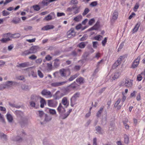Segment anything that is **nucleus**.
Listing matches in <instances>:
<instances>
[{
    "mask_svg": "<svg viewBox=\"0 0 145 145\" xmlns=\"http://www.w3.org/2000/svg\"><path fill=\"white\" fill-rule=\"evenodd\" d=\"M133 80L128 78L125 79V82H122L120 84L121 86H125L128 88H131L133 86Z\"/></svg>",
    "mask_w": 145,
    "mask_h": 145,
    "instance_id": "1",
    "label": "nucleus"
},
{
    "mask_svg": "<svg viewBox=\"0 0 145 145\" xmlns=\"http://www.w3.org/2000/svg\"><path fill=\"white\" fill-rule=\"evenodd\" d=\"M59 72L61 76L65 78L70 75L71 74L70 71L69 69H62L59 70Z\"/></svg>",
    "mask_w": 145,
    "mask_h": 145,
    "instance_id": "2",
    "label": "nucleus"
},
{
    "mask_svg": "<svg viewBox=\"0 0 145 145\" xmlns=\"http://www.w3.org/2000/svg\"><path fill=\"white\" fill-rule=\"evenodd\" d=\"M76 35V33L73 28H71L67 33V36L68 38H72L74 37Z\"/></svg>",
    "mask_w": 145,
    "mask_h": 145,
    "instance_id": "3",
    "label": "nucleus"
},
{
    "mask_svg": "<svg viewBox=\"0 0 145 145\" xmlns=\"http://www.w3.org/2000/svg\"><path fill=\"white\" fill-rule=\"evenodd\" d=\"M41 93L42 95L46 96L49 97H51L52 96V94L51 92L46 89H43Z\"/></svg>",
    "mask_w": 145,
    "mask_h": 145,
    "instance_id": "4",
    "label": "nucleus"
},
{
    "mask_svg": "<svg viewBox=\"0 0 145 145\" xmlns=\"http://www.w3.org/2000/svg\"><path fill=\"white\" fill-rule=\"evenodd\" d=\"M55 16V14L54 12H51L47 16L45 17L44 20L48 21L54 18Z\"/></svg>",
    "mask_w": 145,
    "mask_h": 145,
    "instance_id": "5",
    "label": "nucleus"
},
{
    "mask_svg": "<svg viewBox=\"0 0 145 145\" xmlns=\"http://www.w3.org/2000/svg\"><path fill=\"white\" fill-rule=\"evenodd\" d=\"M140 58V56H138L137 58L135 59L132 65V67L133 68H135L138 66L139 61Z\"/></svg>",
    "mask_w": 145,
    "mask_h": 145,
    "instance_id": "6",
    "label": "nucleus"
},
{
    "mask_svg": "<svg viewBox=\"0 0 145 145\" xmlns=\"http://www.w3.org/2000/svg\"><path fill=\"white\" fill-rule=\"evenodd\" d=\"M17 84V83L15 81H8L6 82L5 86L6 88H8L11 87L13 84Z\"/></svg>",
    "mask_w": 145,
    "mask_h": 145,
    "instance_id": "7",
    "label": "nucleus"
},
{
    "mask_svg": "<svg viewBox=\"0 0 145 145\" xmlns=\"http://www.w3.org/2000/svg\"><path fill=\"white\" fill-rule=\"evenodd\" d=\"M67 82V81H63L62 82H54L51 83V86L53 87H56L62 86Z\"/></svg>",
    "mask_w": 145,
    "mask_h": 145,
    "instance_id": "8",
    "label": "nucleus"
},
{
    "mask_svg": "<svg viewBox=\"0 0 145 145\" xmlns=\"http://www.w3.org/2000/svg\"><path fill=\"white\" fill-rule=\"evenodd\" d=\"M39 49L38 46H33L31 47L29 49L31 54H34L37 52Z\"/></svg>",
    "mask_w": 145,
    "mask_h": 145,
    "instance_id": "9",
    "label": "nucleus"
},
{
    "mask_svg": "<svg viewBox=\"0 0 145 145\" xmlns=\"http://www.w3.org/2000/svg\"><path fill=\"white\" fill-rule=\"evenodd\" d=\"M57 109L60 115H61L65 111V108L63 107L61 103L59 104V105L57 108Z\"/></svg>",
    "mask_w": 145,
    "mask_h": 145,
    "instance_id": "10",
    "label": "nucleus"
},
{
    "mask_svg": "<svg viewBox=\"0 0 145 145\" xmlns=\"http://www.w3.org/2000/svg\"><path fill=\"white\" fill-rule=\"evenodd\" d=\"M121 100V99L119 98L114 105V107L117 108L118 110L120 109L122 105V103H120Z\"/></svg>",
    "mask_w": 145,
    "mask_h": 145,
    "instance_id": "11",
    "label": "nucleus"
},
{
    "mask_svg": "<svg viewBox=\"0 0 145 145\" xmlns=\"http://www.w3.org/2000/svg\"><path fill=\"white\" fill-rule=\"evenodd\" d=\"M61 103L65 107H67L69 105V103L68 101L67 98L66 97L63 98L61 101Z\"/></svg>",
    "mask_w": 145,
    "mask_h": 145,
    "instance_id": "12",
    "label": "nucleus"
},
{
    "mask_svg": "<svg viewBox=\"0 0 145 145\" xmlns=\"http://www.w3.org/2000/svg\"><path fill=\"white\" fill-rule=\"evenodd\" d=\"M79 95L80 93L78 92L75 93L71 98V103H72L73 102H75L76 100V99L78 97H79Z\"/></svg>",
    "mask_w": 145,
    "mask_h": 145,
    "instance_id": "13",
    "label": "nucleus"
},
{
    "mask_svg": "<svg viewBox=\"0 0 145 145\" xmlns=\"http://www.w3.org/2000/svg\"><path fill=\"white\" fill-rule=\"evenodd\" d=\"M54 26L52 25H48L45 26L41 28L42 30H48L54 28Z\"/></svg>",
    "mask_w": 145,
    "mask_h": 145,
    "instance_id": "14",
    "label": "nucleus"
},
{
    "mask_svg": "<svg viewBox=\"0 0 145 145\" xmlns=\"http://www.w3.org/2000/svg\"><path fill=\"white\" fill-rule=\"evenodd\" d=\"M30 66V63L29 62H26L17 65L18 67H28Z\"/></svg>",
    "mask_w": 145,
    "mask_h": 145,
    "instance_id": "15",
    "label": "nucleus"
},
{
    "mask_svg": "<svg viewBox=\"0 0 145 145\" xmlns=\"http://www.w3.org/2000/svg\"><path fill=\"white\" fill-rule=\"evenodd\" d=\"M39 100V97L36 95H32L31 97V101L37 103Z\"/></svg>",
    "mask_w": 145,
    "mask_h": 145,
    "instance_id": "16",
    "label": "nucleus"
},
{
    "mask_svg": "<svg viewBox=\"0 0 145 145\" xmlns=\"http://www.w3.org/2000/svg\"><path fill=\"white\" fill-rule=\"evenodd\" d=\"M88 43V42H82L79 43L77 45V46L81 48H83L85 47Z\"/></svg>",
    "mask_w": 145,
    "mask_h": 145,
    "instance_id": "17",
    "label": "nucleus"
},
{
    "mask_svg": "<svg viewBox=\"0 0 145 145\" xmlns=\"http://www.w3.org/2000/svg\"><path fill=\"white\" fill-rule=\"evenodd\" d=\"M118 16V13L117 11L116 10L114 11L112 15V21L115 20L117 19Z\"/></svg>",
    "mask_w": 145,
    "mask_h": 145,
    "instance_id": "18",
    "label": "nucleus"
},
{
    "mask_svg": "<svg viewBox=\"0 0 145 145\" xmlns=\"http://www.w3.org/2000/svg\"><path fill=\"white\" fill-rule=\"evenodd\" d=\"M48 1L47 0H43L41 2L39 3V4L41 6H47L49 4Z\"/></svg>",
    "mask_w": 145,
    "mask_h": 145,
    "instance_id": "19",
    "label": "nucleus"
},
{
    "mask_svg": "<svg viewBox=\"0 0 145 145\" xmlns=\"http://www.w3.org/2000/svg\"><path fill=\"white\" fill-rule=\"evenodd\" d=\"M140 25V24L139 23H138L136 24L132 30L133 33H134L137 31Z\"/></svg>",
    "mask_w": 145,
    "mask_h": 145,
    "instance_id": "20",
    "label": "nucleus"
},
{
    "mask_svg": "<svg viewBox=\"0 0 145 145\" xmlns=\"http://www.w3.org/2000/svg\"><path fill=\"white\" fill-rule=\"evenodd\" d=\"M76 81L80 84H83L84 82V78L82 77H80L76 79Z\"/></svg>",
    "mask_w": 145,
    "mask_h": 145,
    "instance_id": "21",
    "label": "nucleus"
},
{
    "mask_svg": "<svg viewBox=\"0 0 145 145\" xmlns=\"http://www.w3.org/2000/svg\"><path fill=\"white\" fill-rule=\"evenodd\" d=\"M28 123V119L26 117L23 118L22 121L21 122V124L23 126L25 124H27Z\"/></svg>",
    "mask_w": 145,
    "mask_h": 145,
    "instance_id": "22",
    "label": "nucleus"
},
{
    "mask_svg": "<svg viewBox=\"0 0 145 145\" xmlns=\"http://www.w3.org/2000/svg\"><path fill=\"white\" fill-rule=\"evenodd\" d=\"M20 19L18 18H14L12 21L11 22L15 24H17L20 22Z\"/></svg>",
    "mask_w": 145,
    "mask_h": 145,
    "instance_id": "23",
    "label": "nucleus"
},
{
    "mask_svg": "<svg viewBox=\"0 0 145 145\" xmlns=\"http://www.w3.org/2000/svg\"><path fill=\"white\" fill-rule=\"evenodd\" d=\"M82 19V16L81 15H79L74 18V20L77 22L80 21Z\"/></svg>",
    "mask_w": 145,
    "mask_h": 145,
    "instance_id": "24",
    "label": "nucleus"
},
{
    "mask_svg": "<svg viewBox=\"0 0 145 145\" xmlns=\"http://www.w3.org/2000/svg\"><path fill=\"white\" fill-rule=\"evenodd\" d=\"M95 130L97 131V133L99 134H102V130L99 126H97L95 127Z\"/></svg>",
    "mask_w": 145,
    "mask_h": 145,
    "instance_id": "25",
    "label": "nucleus"
},
{
    "mask_svg": "<svg viewBox=\"0 0 145 145\" xmlns=\"http://www.w3.org/2000/svg\"><path fill=\"white\" fill-rule=\"evenodd\" d=\"M79 75V74L78 73H76L73 75H72L69 79V80L70 81H72L77 77Z\"/></svg>",
    "mask_w": 145,
    "mask_h": 145,
    "instance_id": "26",
    "label": "nucleus"
},
{
    "mask_svg": "<svg viewBox=\"0 0 145 145\" xmlns=\"http://www.w3.org/2000/svg\"><path fill=\"white\" fill-rule=\"evenodd\" d=\"M21 88L22 89L24 90L27 91L29 89V86L25 84L22 85Z\"/></svg>",
    "mask_w": 145,
    "mask_h": 145,
    "instance_id": "27",
    "label": "nucleus"
},
{
    "mask_svg": "<svg viewBox=\"0 0 145 145\" xmlns=\"http://www.w3.org/2000/svg\"><path fill=\"white\" fill-rule=\"evenodd\" d=\"M124 142L126 144H128L129 142V137L126 135H124Z\"/></svg>",
    "mask_w": 145,
    "mask_h": 145,
    "instance_id": "28",
    "label": "nucleus"
},
{
    "mask_svg": "<svg viewBox=\"0 0 145 145\" xmlns=\"http://www.w3.org/2000/svg\"><path fill=\"white\" fill-rule=\"evenodd\" d=\"M120 74L119 72H116L114 74V76L112 77V81L115 80L116 79L118 78L120 76Z\"/></svg>",
    "mask_w": 145,
    "mask_h": 145,
    "instance_id": "29",
    "label": "nucleus"
},
{
    "mask_svg": "<svg viewBox=\"0 0 145 145\" xmlns=\"http://www.w3.org/2000/svg\"><path fill=\"white\" fill-rule=\"evenodd\" d=\"M7 117L9 122H11L13 120L12 117L10 114H7Z\"/></svg>",
    "mask_w": 145,
    "mask_h": 145,
    "instance_id": "30",
    "label": "nucleus"
},
{
    "mask_svg": "<svg viewBox=\"0 0 145 145\" xmlns=\"http://www.w3.org/2000/svg\"><path fill=\"white\" fill-rule=\"evenodd\" d=\"M59 60L58 59H56L55 60L54 64V66L56 68H57L59 65Z\"/></svg>",
    "mask_w": 145,
    "mask_h": 145,
    "instance_id": "31",
    "label": "nucleus"
},
{
    "mask_svg": "<svg viewBox=\"0 0 145 145\" xmlns=\"http://www.w3.org/2000/svg\"><path fill=\"white\" fill-rule=\"evenodd\" d=\"M12 140L14 141L20 142L22 140V139L20 137L17 136L16 137H14L13 138Z\"/></svg>",
    "mask_w": 145,
    "mask_h": 145,
    "instance_id": "32",
    "label": "nucleus"
},
{
    "mask_svg": "<svg viewBox=\"0 0 145 145\" xmlns=\"http://www.w3.org/2000/svg\"><path fill=\"white\" fill-rule=\"evenodd\" d=\"M98 28V24L97 23L93 27L90 28L89 31H91L93 30H97Z\"/></svg>",
    "mask_w": 145,
    "mask_h": 145,
    "instance_id": "33",
    "label": "nucleus"
},
{
    "mask_svg": "<svg viewBox=\"0 0 145 145\" xmlns=\"http://www.w3.org/2000/svg\"><path fill=\"white\" fill-rule=\"evenodd\" d=\"M31 54L29 49L25 50L22 53V55L23 56H26Z\"/></svg>",
    "mask_w": 145,
    "mask_h": 145,
    "instance_id": "34",
    "label": "nucleus"
},
{
    "mask_svg": "<svg viewBox=\"0 0 145 145\" xmlns=\"http://www.w3.org/2000/svg\"><path fill=\"white\" fill-rule=\"evenodd\" d=\"M76 84L75 82H74L68 86L69 89H74L76 87Z\"/></svg>",
    "mask_w": 145,
    "mask_h": 145,
    "instance_id": "35",
    "label": "nucleus"
},
{
    "mask_svg": "<svg viewBox=\"0 0 145 145\" xmlns=\"http://www.w3.org/2000/svg\"><path fill=\"white\" fill-rule=\"evenodd\" d=\"M10 39L9 37L7 38H3L0 40L3 43H6L8 41L10 40Z\"/></svg>",
    "mask_w": 145,
    "mask_h": 145,
    "instance_id": "36",
    "label": "nucleus"
},
{
    "mask_svg": "<svg viewBox=\"0 0 145 145\" xmlns=\"http://www.w3.org/2000/svg\"><path fill=\"white\" fill-rule=\"evenodd\" d=\"M34 10L36 11H38L40 9V8L38 5H34L33 6Z\"/></svg>",
    "mask_w": 145,
    "mask_h": 145,
    "instance_id": "37",
    "label": "nucleus"
},
{
    "mask_svg": "<svg viewBox=\"0 0 145 145\" xmlns=\"http://www.w3.org/2000/svg\"><path fill=\"white\" fill-rule=\"evenodd\" d=\"M40 103H41L40 106L41 108H43L44 106V105L45 104V100L43 98H41L40 101Z\"/></svg>",
    "mask_w": 145,
    "mask_h": 145,
    "instance_id": "38",
    "label": "nucleus"
},
{
    "mask_svg": "<svg viewBox=\"0 0 145 145\" xmlns=\"http://www.w3.org/2000/svg\"><path fill=\"white\" fill-rule=\"evenodd\" d=\"M15 113L18 116H22L24 114L22 112L18 110L16 111Z\"/></svg>",
    "mask_w": 145,
    "mask_h": 145,
    "instance_id": "39",
    "label": "nucleus"
},
{
    "mask_svg": "<svg viewBox=\"0 0 145 145\" xmlns=\"http://www.w3.org/2000/svg\"><path fill=\"white\" fill-rule=\"evenodd\" d=\"M3 36L4 37H9L12 38L13 34L10 33H8L4 34L3 35Z\"/></svg>",
    "mask_w": 145,
    "mask_h": 145,
    "instance_id": "40",
    "label": "nucleus"
},
{
    "mask_svg": "<svg viewBox=\"0 0 145 145\" xmlns=\"http://www.w3.org/2000/svg\"><path fill=\"white\" fill-rule=\"evenodd\" d=\"M88 37L87 34H85L80 39V41H83L86 40L87 38Z\"/></svg>",
    "mask_w": 145,
    "mask_h": 145,
    "instance_id": "41",
    "label": "nucleus"
},
{
    "mask_svg": "<svg viewBox=\"0 0 145 145\" xmlns=\"http://www.w3.org/2000/svg\"><path fill=\"white\" fill-rule=\"evenodd\" d=\"M54 101L53 100H50L48 101V105L50 106H53Z\"/></svg>",
    "mask_w": 145,
    "mask_h": 145,
    "instance_id": "42",
    "label": "nucleus"
},
{
    "mask_svg": "<svg viewBox=\"0 0 145 145\" xmlns=\"http://www.w3.org/2000/svg\"><path fill=\"white\" fill-rule=\"evenodd\" d=\"M103 108H104L103 107H101L100 108L99 110L98 111V112H97V116L98 117H99V116L101 114L102 111L103 110Z\"/></svg>",
    "mask_w": 145,
    "mask_h": 145,
    "instance_id": "43",
    "label": "nucleus"
},
{
    "mask_svg": "<svg viewBox=\"0 0 145 145\" xmlns=\"http://www.w3.org/2000/svg\"><path fill=\"white\" fill-rule=\"evenodd\" d=\"M0 136L1 138H3L5 140L7 139V135L3 133H1Z\"/></svg>",
    "mask_w": 145,
    "mask_h": 145,
    "instance_id": "44",
    "label": "nucleus"
},
{
    "mask_svg": "<svg viewBox=\"0 0 145 145\" xmlns=\"http://www.w3.org/2000/svg\"><path fill=\"white\" fill-rule=\"evenodd\" d=\"M78 1L77 0H71L70 2L71 5H77L78 4Z\"/></svg>",
    "mask_w": 145,
    "mask_h": 145,
    "instance_id": "45",
    "label": "nucleus"
},
{
    "mask_svg": "<svg viewBox=\"0 0 145 145\" xmlns=\"http://www.w3.org/2000/svg\"><path fill=\"white\" fill-rule=\"evenodd\" d=\"M2 13L3 15L4 16H7L9 15L10 13L8 12L6 10H3L2 12Z\"/></svg>",
    "mask_w": 145,
    "mask_h": 145,
    "instance_id": "46",
    "label": "nucleus"
},
{
    "mask_svg": "<svg viewBox=\"0 0 145 145\" xmlns=\"http://www.w3.org/2000/svg\"><path fill=\"white\" fill-rule=\"evenodd\" d=\"M89 11V9L88 8H85L84 12L82 13V15L84 16L86 15Z\"/></svg>",
    "mask_w": 145,
    "mask_h": 145,
    "instance_id": "47",
    "label": "nucleus"
},
{
    "mask_svg": "<svg viewBox=\"0 0 145 145\" xmlns=\"http://www.w3.org/2000/svg\"><path fill=\"white\" fill-rule=\"evenodd\" d=\"M97 5V1H95L91 2L90 4V6L92 7H94L96 6Z\"/></svg>",
    "mask_w": 145,
    "mask_h": 145,
    "instance_id": "48",
    "label": "nucleus"
},
{
    "mask_svg": "<svg viewBox=\"0 0 145 145\" xmlns=\"http://www.w3.org/2000/svg\"><path fill=\"white\" fill-rule=\"evenodd\" d=\"M98 45L99 44L98 42L97 41H94L93 42V46L94 48H96Z\"/></svg>",
    "mask_w": 145,
    "mask_h": 145,
    "instance_id": "49",
    "label": "nucleus"
},
{
    "mask_svg": "<svg viewBox=\"0 0 145 145\" xmlns=\"http://www.w3.org/2000/svg\"><path fill=\"white\" fill-rule=\"evenodd\" d=\"M49 112L52 115L55 114H56V110L53 109H50Z\"/></svg>",
    "mask_w": 145,
    "mask_h": 145,
    "instance_id": "50",
    "label": "nucleus"
},
{
    "mask_svg": "<svg viewBox=\"0 0 145 145\" xmlns=\"http://www.w3.org/2000/svg\"><path fill=\"white\" fill-rule=\"evenodd\" d=\"M42 59L41 58H39L35 61L36 63L38 65L40 64L42 62Z\"/></svg>",
    "mask_w": 145,
    "mask_h": 145,
    "instance_id": "51",
    "label": "nucleus"
},
{
    "mask_svg": "<svg viewBox=\"0 0 145 145\" xmlns=\"http://www.w3.org/2000/svg\"><path fill=\"white\" fill-rule=\"evenodd\" d=\"M20 36V35L19 33H15L13 34V36L12 38H18Z\"/></svg>",
    "mask_w": 145,
    "mask_h": 145,
    "instance_id": "52",
    "label": "nucleus"
},
{
    "mask_svg": "<svg viewBox=\"0 0 145 145\" xmlns=\"http://www.w3.org/2000/svg\"><path fill=\"white\" fill-rule=\"evenodd\" d=\"M69 115V114L65 113L63 115L61 116V117L62 119H64L66 118Z\"/></svg>",
    "mask_w": 145,
    "mask_h": 145,
    "instance_id": "53",
    "label": "nucleus"
},
{
    "mask_svg": "<svg viewBox=\"0 0 145 145\" xmlns=\"http://www.w3.org/2000/svg\"><path fill=\"white\" fill-rule=\"evenodd\" d=\"M52 118L50 116H47L46 114V117L45 120L46 121H49L51 120Z\"/></svg>",
    "mask_w": 145,
    "mask_h": 145,
    "instance_id": "54",
    "label": "nucleus"
},
{
    "mask_svg": "<svg viewBox=\"0 0 145 145\" xmlns=\"http://www.w3.org/2000/svg\"><path fill=\"white\" fill-rule=\"evenodd\" d=\"M89 50V51L91 53L93 52H94V50L91 47V45H88L87 46Z\"/></svg>",
    "mask_w": 145,
    "mask_h": 145,
    "instance_id": "55",
    "label": "nucleus"
},
{
    "mask_svg": "<svg viewBox=\"0 0 145 145\" xmlns=\"http://www.w3.org/2000/svg\"><path fill=\"white\" fill-rule=\"evenodd\" d=\"M37 58V57L34 55H32L29 57V58L31 60L35 59Z\"/></svg>",
    "mask_w": 145,
    "mask_h": 145,
    "instance_id": "56",
    "label": "nucleus"
},
{
    "mask_svg": "<svg viewBox=\"0 0 145 145\" xmlns=\"http://www.w3.org/2000/svg\"><path fill=\"white\" fill-rule=\"evenodd\" d=\"M38 74L39 76L41 78H42L43 77L44 75L41 72V71L40 70L38 71Z\"/></svg>",
    "mask_w": 145,
    "mask_h": 145,
    "instance_id": "57",
    "label": "nucleus"
},
{
    "mask_svg": "<svg viewBox=\"0 0 145 145\" xmlns=\"http://www.w3.org/2000/svg\"><path fill=\"white\" fill-rule=\"evenodd\" d=\"M139 6V4L138 3H136L134 7V11H137V9L138 8Z\"/></svg>",
    "mask_w": 145,
    "mask_h": 145,
    "instance_id": "58",
    "label": "nucleus"
},
{
    "mask_svg": "<svg viewBox=\"0 0 145 145\" xmlns=\"http://www.w3.org/2000/svg\"><path fill=\"white\" fill-rule=\"evenodd\" d=\"M95 22V20L94 18H92L89 20L88 24L90 25H91Z\"/></svg>",
    "mask_w": 145,
    "mask_h": 145,
    "instance_id": "59",
    "label": "nucleus"
},
{
    "mask_svg": "<svg viewBox=\"0 0 145 145\" xmlns=\"http://www.w3.org/2000/svg\"><path fill=\"white\" fill-rule=\"evenodd\" d=\"M32 29V27L30 26H27L24 27V29L26 31L31 30Z\"/></svg>",
    "mask_w": 145,
    "mask_h": 145,
    "instance_id": "60",
    "label": "nucleus"
},
{
    "mask_svg": "<svg viewBox=\"0 0 145 145\" xmlns=\"http://www.w3.org/2000/svg\"><path fill=\"white\" fill-rule=\"evenodd\" d=\"M17 79L18 80H25V78L23 76H20L17 77Z\"/></svg>",
    "mask_w": 145,
    "mask_h": 145,
    "instance_id": "61",
    "label": "nucleus"
},
{
    "mask_svg": "<svg viewBox=\"0 0 145 145\" xmlns=\"http://www.w3.org/2000/svg\"><path fill=\"white\" fill-rule=\"evenodd\" d=\"M80 66L79 65H76L74 67V70L76 71H79L80 69Z\"/></svg>",
    "mask_w": 145,
    "mask_h": 145,
    "instance_id": "62",
    "label": "nucleus"
},
{
    "mask_svg": "<svg viewBox=\"0 0 145 145\" xmlns=\"http://www.w3.org/2000/svg\"><path fill=\"white\" fill-rule=\"evenodd\" d=\"M107 38L106 37H105V38L102 41V44L103 46H105L106 43L107 42Z\"/></svg>",
    "mask_w": 145,
    "mask_h": 145,
    "instance_id": "63",
    "label": "nucleus"
},
{
    "mask_svg": "<svg viewBox=\"0 0 145 145\" xmlns=\"http://www.w3.org/2000/svg\"><path fill=\"white\" fill-rule=\"evenodd\" d=\"M137 92L135 91H134L130 94V97H135V94L137 93Z\"/></svg>",
    "mask_w": 145,
    "mask_h": 145,
    "instance_id": "64",
    "label": "nucleus"
}]
</instances>
